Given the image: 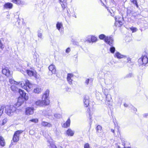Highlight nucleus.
<instances>
[{
    "label": "nucleus",
    "instance_id": "51",
    "mask_svg": "<svg viewBox=\"0 0 148 148\" xmlns=\"http://www.w3.org/2000/svg\"><path fill=\"white\" fill-rule=\"evenodd\" d=\"M118 148H121V147H119V146H118Z\"/></svg>",
    "mask_w": 148,
    "mask_h": 148
},
{
    "label": "nucleus",
    "instance_id": "18",
    "mask_svg": "<svg viewBox=\"0 0 148 148\" xmlns=\"http://www.w3.org/2000/svg\"><path fill=\"white\" fill-rule=\"evenodd\" d=\"M42 90L40 87H38L34 88L33 92L36 94H39L42 92Z\"/></svg>",
    "mask_w": 148,
    "mask_h": 148
},
{
    "label": "nucleus",
    "instance_id": "1",
    "mask_svg": "<svg viewBox=\"0 0 148 148\" xmlns=\"http://www.w3.org/2000/svg\"><path fill=\"white\" fill-rule=\"evenodd\" d=\"M49 90H47L43 94L42 100H39L35 102V104L40 107L48 106L49 104L50 101L48 99Z\"/></svg>",
    "mask_w": 148,
    "mask_h": 148
},
{
    "label": "nucleus",
    "instance_id": "13",
    "mask_svg": "<svg viewBox=\"0 0 148 148\" xmlns=\"http://www.w3.org/2000/svg\"><path fill=\"white\" fill-rule=\"evenodd\" d=\"M2 73L3 74L7 76H9L10 75V71L7 67H5L3 69Z\"/></svg>",
    "mask_w": 148,
    "mask_h": 148
},
{
    "label": "nucleus",
    "instance_id": "10",
    "mask_svg": "<svg viewBox=\"0 0 148 148\" xmlns=\"http://www.w3.org/2000/svg\"><path fill=\"white\" fill-rule=\"evenodd\" d=\"M49 72L52 74H55L56 70L55 66L53 64H51L48 67Z\"/></svg>",
    "mask_w": 148,
    "mask_h": 148
},
{
    "label": "nucleus",
    "instance_id": "33",
    "mask_svg": "<svg viewBox=\"0 0 148 148\" xmlns=\"http://www.w3.org/2000/svg\"><path fill=\"white\" fill-rule=\"evenodd\" d=\"M130 29L132 31V33L136 32L137 30V29L136 27H133L130 28Z\"/></svg>",
    "mask_w": 148,
    "mask_h": 148
},
{
    "label": "nucleus",
    "instance_id": "44",
    "mask_svg": "<svg viewBox=\"0 0 148 148\" xmlns=\"http://www.w3.org/2000/svg\"><path fill=\"white\" fill-rule=\"evenodd\" d=\"M124 105L125 107H127L128 106V105L126 103H124Z\"/></svg>",
    "mask_w": 148,
    "mask_h": 148
},
{
    "label": "nucleus",
    "instance_id": "30",
    "mask_svg": "<svg viewBox=\"0 0 148 148\" xmlns=\"http://www.w3.org/2000/svg\"><path fill=\"white\" fill-rule=\"evenodd\" d=\"M90 40L92 42H95L97 41V38L96 37L92 36H91Z\"/></svg>",
    "mask_w": 148,
    "mask_h": 148
},
{
    "label": "nucleus",
    "instance_id": "55",
    "mask_svg": "<svg viewBox=\"0 0 148 148\" xmlns=\"http://www.w3.org/2000/svg\"><path fill=\"white\" fill-rule=\"evenodd\" d=\"M109 101V102H110V100H109V101Z\"/></svg>",
    "mask_w": 148,
    "mask_h": 148
},
{
    "label": "nucleus",
    "instance_id": "2",
    "mask_svg": "<svg viewBox=\"0 0 148 148\" xmlns=\"http://www.w3.org/2000/svg\"><path fill=\"white\" fill-rule=\"evenodd\" d=\"M84 106L85 107H88L86 110L87 112L89 115V118L90 120L92 119L93 114V109L94 108V104H92V106H90L89 97L85 96L84 99Z\"/></svg>",
    "mask_w": 148,
    "mask_h": 148
},
{
    "label": "nucleus",
    "instance_id": "25",
    "mask_svg": "<svg viewBox=\"0 0 148 148\" xmlns=\"http://www.w3.org/2000/svg\"><path fill=\"white\" fill-rule=\"evenodd\" d=\"M114 57L118 58L120 59L122 58L123 57V56L121 55L119 52H117L115 53Z\"/></svg>",
    "mask_w": 148,
    "mask_h": 148
},
{
    "label": "nucleus",
    "instance_id": "34",
    "mask_svg": "<svg viewBox=\"0 0 148 148\" xmlns=\"http://www.w3.org/2000/svg\"><path fill=\"white\" fill-rule=\"evenodd\" d=\"M11 88L12 90L13 91H16L18 89L17 88H16L15 86L14 85H12L11 86Z\"/></svg>",
    "mask_w": 148,
    "mask_h": 148
},
{
    "label": "nucleus",
    "instance_id": "53",
    "mask_svg": "<svg viewBox=\"0 0 148 148\" xmlns=\"http://www.w3.org/2000/svg\"><path fill=\"white\" fill-rule=\"evenodd\" d=\"M99 137H102V136H101V135H100L99 134Z\"/></svg>",
    "mask_w": 148,
    "mask_h": 148
},
{
    "label": "nucleus",
    "instance_id": "27",
    "mask_svg": "<svg viewBox=\"0 0 148 148\" xmlns=\"http://www.w3.org/2000/svg\"><path fill=\"white\" fill-rule=\"evenodd\" d=\"M34 108H28V114H32L34 113Z\"/></svg>",
    "mask_w": 148,
    "mask_h": 148
},
{
    "label": "nucleus",
    "instance_id": "3",
    "mask_svg": "<svg viewBox=\"0 0 148 148\" xmlns=\"http://www.w3.org/2000/svg\"><path fill=\"white\" fill-rule=\"evenodd\" d=\"M4 108L5 113L10 116L13 115L16 110V108L12 105H4Z\"/></svg>",
    "mask_w": 148,
    "mask_h": 148
},
{
    "label": "nucleus",
    "instance_id": "28",
    "mask_svg": "<svg viewBox=\"0 0 148 148\" xmlns=\"http://www.w3.org/2000/svg\"><path fill=\"white\" fill-rule=\"evenodd\" d=\"M4 105H3L1 106H0V116H1L2 114L4 108Z\"/></svg>",
    "mask_w": 148,
    "mask_h": 148
},
{
    "label": "nucleus",
    "instance_id": "37",
    "mask_svg": "<svg viewBox=\"0 0 148 148\" xmlns=\"http://www.w3.org/2000/svg\"><path fill=\"white\" fill-rule=\"evenodd\" d=\"M7 119H5L3 120V125H4L7 122Z\"/></svg>",
    "mask_w": 148,
    "mask_h": 148
},
{
    "label": "nucleus",
    "instance_id": "42",
    "mask_svg": "<svg viewBox=\"0 0 148 148\" xmlns=\"http://www.w3.org/2000/svg\"><path fill=\"white\" fill-rule=\"evenodd\" d=\"M38 36L39 37L41 38L42 36V34L41 33H39L38 34Z\"/></svg>",
    "mask_w": 148,
    "mask_h": 148
},
{
    "label": "nucleus",
    "instance_id": "12",
    "mask_svg": "<svg viewBox=\"0 0 148 148\" xmlns=\"http://www.w3.org/2000/svg\"><path fill=\"white\" fill-rule=\"evenodd\" d=\"M71 120L70 118L68 119L66 122L62 125V127L64 128H67L70 126Z\"/></svg>",
    "mask_w": 148,
    "mask_h": 148
},
{
    "label": "nucleus",
    "instance_id": "32",
    "mask_svg": "<svg viewBox=\"0 0 148 148\" xmlns=\"http://www.w3.org/2000/svg\"><path fill=\"white\" fill-rule=\"evenodd\" d=\"M29 122H32L34 123H37L38 121V119H33L30 120L29 121Z\"/></svg>",
    "mask_w": 148,
    "mask_h": 148
},
{
    "label": "nucleus",
    "instance_id": "11",
    "mask_svg": "<svg viewBox=\"0 0 148 148\" xmlns=\"http://www.w3.org/2000/svg\"><path fill=\"white\" fill-rule=\"evenodd\" d=\"M63 10L67 7V0H59Z\"/></svg>",
    "mask_w": 148,
    "mask_h": 148
},
{
    "label": "nucleus",
    "instance_id": "39",
    "mask_svg": "<svg viewBox=\"0 0 148 148\" xmlns=\"http://www.w3.org/2000/svg\"><path fill=\"white\" fill-rule=\"evenodd\" d=\"M71 51L70 48L69 47L67 48L66 50V53H69Z\"/></svg>",
    "mask_w": 148,
    "mask_h": 148
},
{
    "label": "nucleus",
    "instance_id": "26",
    "mask_svg": "<svg viewBox=\"0 0 148 148\" xmlns=\"http://www.w3.org/2000/svg\"><path fill=\"white\" fill-rule=\"evenodd\" d=\"M106 36L104 34H101L99 36V38L100 39L103 40L104 41V40L106 37Z\"/></svg>",
    "mask_w": 148,
    "mask_h": 148
},
{
    "label": "nucleus",
    "instance_id": "43",
    "mask_svg": "<svg viewBox=\"0 0 148 148\" xmlns=\"http://www.w3.org/2000/svg\"><path fill=\"white\" fill-rule=\"evenodd\" d=\"M70 90L71 89L69 88H66V90L67 91H70Z\"/></svg>",
    "mask_w": 148,
    "mask_h": 148
},
{
    "label": "nucleus",
    "instance_id": "38",
    "mask_svg": "<svg viewBox=\"0 0 148 148\" xmlns=\"http://www.w3.org/2000/svg\"><path fill=\"white\" fill-rule=\"evenodd\" d=\"M121 135V131L119 130V128L118 129V131H117V135L118 136H120Z\"/></svg>",
    "mask_w": 148,
    "mask_h": 148
},
{
    "label": "nucleus",
    "instance_id": "31",
    "mask_svg": "<svg viewBox=\"0 0 148 148\" xmlns=\"http://www.w3.org/2000/svg\"><path fill=\"white\" fill-rule=\"evenodd\" d=\"M131 3L134 4L137 8L138 7V5L137 0H130Z\"/></svg>",
    "mask_w": 148,
    "mask_h": 148
},
{
    "label": "nucleus",
    "instance_id": "24",
    "mask_svg": "<svg viewBox=\"0 0 148 148\" xmlns=\"http://www.w3.org/2000/svg\"><path fill=\"white\" fill-rule=\"evenodd\" d=\"M56 27L58 30H60V28L63 27V25L62 23L58 22L56 24Z\"/></svg>",
    "mask_w": 148,
    "mask_h": 148
},
{
    "label": "nucleus",
    "instance_id": "9",
    "mask_svg": "<svg viewBox=\"0 0 148 148\" xmlns=\"http://www.w3.org/2000/svg\"><path fill=\"white\" fill-rule=\"evenodd\" d=\"M113 41V38L110 36H106L104 40V42L111 46L112 45Z\"/></svg>",
    "mask_w": 148,
    "mask_h": 148
},
{
    "label": "nucleus",
    "instance_id": "54",
    "mask_svg": "<svg viewBox=\"0 0 148 148\" xmlns=\"http://www.w3.org/2000/svg\"><path fill=\"white\" fill-rule=\"evenodd\" d=\"M26 71L27 73L28 74V70H27Z\"/></svg>",
    "mask_w": 148,
    "mask_h": 148
},
{
    "label": "nucleus",
    "instance_id": "45",
    "mask_svg": "<svg viewBox=\"0 0 148 148\" xmlns=\"http://www.w3.org/2000/svg\"><path fill=\"white\" fill-rule=\"evenodd\" d=\"M133 109V110H134V111L135 112H136L137 111V109L135 108H134Z\"/></svg>",
    "mask_w": 148,
    "mask_h": 148
},
{
    "label": "nucleus",
    "instance_id": "41",
    "mask_svg": "<svg viewBox=\"0 0 148 148\" xmlns=\"http://www.w3.org/2000/svg\"><path fill=\"white\" fill-rule=\"evenodd\" d=\"M52 148H63V147L61 146H58V147H57L56 146L54 145V147Z\"/></svg>",
    "mask_w": 148,
    "mask_h": 148
},
{
    "label": "nucleus",
    "instance_id": "4",
    "mask_svg": "<svg viewBox=\"0 0 148 148\" xmlns=\"http://www.w3.org/2000/svg\"><path fill=\"white\" fill-rule=\"evenodd\" d=\"M9 82L11 84H14L18 87H22L23 88L27 91L28 84L27 83H26L25 84L24 83H22L20 82H17L15 81L14 80L12 79H10Z\"/></svg>",
    "mask_w": 148,
    "mask_h": 148
},
{
    "label": "nucleus",
    "instance_id": "40",
    "mask_svg": "<svg viewBox=\"0 0 148 148\" xmlns=\"http://www.w3.org/2000/svg\"><path fill=\"white\" fill-rule=\"evenodd\" d=\"M89 80H90V79H87L85 82V83L86 84V85H88L89 83Z\"/></svg>",
    "mask_w": 148,
    "mask_h": 148
},
{
    "label": "nucleus",
    "instance_id": "52",
    "mask_svg": "<svg viewBox=\"0 0 148 148\" xmlns=\"http://www.w3.org/2000/svg\"><path fill=\"white\" fill-rule=\"evenodd\" d=\"M100 148H106L105 147H101Z\"/></svg>",
    "mask_w": 148,
    "mask_h": 148
},
{
    "label": "nucleus",
    "instance_id": "7",
    "mask_svg": "<svg viewBox=\"0 0 148 148\" xmlns=\"http://www.w3.org/2000/svg\"><path fill=\"white\" fill-rule=\"evenodd\" d=\"M27 99L24 98L23 97H19L18 98L16 104V106L17 107H18L21 106L24 102L25 100H27Z\"/></svg>",
    "mask_w": 148,
    "mask_h": 148
},
{
    "label": "nucleus",
    "instance_id": "35",
    "mask_svg": "<svg viewBox=\"0 0 148 148\" xmlns=\"http://www.w3.org/2000/svg\"><path fill=\"white\" fill-rule=\"evenodd\" d=\"M110 51L112 53H114L115 51V48L114 47H112L110 48Z\"/></svg>",
    "mask_w": 148,
    "mask_h": 148
},
{
    "label": "nucleus",
    "instance_id": "46",
    "mask_svg": "<svg viewBox=\"0 0 148 148\" xmlns=\"http://www.w3.org/2000/svg\"><path fill=\"white\" fill-rule=\"evenodd\" d=\"M27 109H26V110H25V114H26L27 115Z\"/></svg>",
    "mask_w": 148,
    "mask_h": 148
},
{
    "label": "nucleus",
    "instance_id": "36",
    "mask_svg": "<svg viewBox=\"0 0 148 148\" xmlns=\"http://www.w3.org/2000/svg\"><path fill=\"white\" fill-rule=\"evenodd\" d=\"M84 148H90L89 144L88 143H85L84 144Z\"/></svg>",
    "mask_w": 148,
    "mask_h": 148
},
{
    "label": "nucleus",
    "instance_id": "16",
    "mask_svg": "<svg viewBox=\"0 0 148 148\" xmlns=\"http://www.w3.org/2000/svg\"><path fill=\"white\" fill-rule=\"evenodd\" d=\"M74 134V132L70 129H68L66 132V134L69 136H73Z\"/></svg>",
    "mask_w": 148,
    "mask_h": 148
},
{
    "label": "nucleus",
    "instance_id": "20",
    "mask_svg": "<svg viewBox=\"0 0 148 148\" xmlns=\"http://www.w3.org/2000/svg\"><path fill=\"white\" fill-rule=\"evenodd\" d=\"M41 125L42 126L44 127H50L52 126V125L50 123L45 121L42 122Z\"/></svg>",
    "mask_w": 148,
    "mask_h": 148
},
{
    "label": "nucleus",
    "instance_id": "22",
    "mask_svg": "<svg viewBox=\"0 0 148 148\" xmlns=\"http://www.w3.org/2000/svg\"><path fill=\"white\" fill-rule=\"evenodd\" d=\"M19 92L21 96V97H23L24 98L27 99V97H26V94L21 89L19 90Z\"/></svg>",
    "mask_w": 148,
    "mask_h": 148
},
{
    "label": "nucleus",
    "instance_id": "14",
    "mask_svg": "<svg viewBox=\"0 0 148 148\" xmlns=\"http://www.w3.org/2000/svg\"><path fill=\"white\" fill-rule=\"evenodd\" d=\"M6 144L4 138L1 136H0V146L1 147H4Z\"/></svg>",
    "mask_w": 148,
    "mask_h": 148
},
{
    "label": "nucleus",
    "instance_id": "48",
    "mask_svg": "<svg viewBox=\"0 0 148 148\" xmlns=\"http://www.w3.org/2000/svg\"><path fill=\"white\" fill-rule=\"evenodd\" d=\"M111 131L114 133V130L113 129H111Z\"/></svg>",
    "mask_w": 148,
    "mask_h": 148
},
{
    "label": "nucleus",
    "instance_id": "21",
    "mask_svg": "<svg viewBox=\"0 0 148 148\" xmlns=\"http://www.w3.org/2000/svg\"><path fill=\"white\" fill-rule=\"evenodd\" d=\"M13 4L10 3H5L4 5V8H5L11 9L12 8Z\"/></svg>",
    "mask_w": 148,
    "mask_h": 148
},
{
    "label": "nucleus",
    "instance_id": "6",
    "mask_svg": "<svg viewBox=\"0 0 148 148\" xmlns=\"http://www.w3.org/2000/svg\"><path fill=\"white\" fill-rule=\"evenodd\" d=\"M141 61L142 63H140V65H145L148 62V58L146 56H142L141 58L138 60V62Z\"/></svg>",
    "mask_w": 148,
    "mask_h": 148
},
{
    "label": "nucleus",
    "instance_id": "50",
    "mask_svg": "<svg viewBox=\"0 0 148 148\" xmlns=\"http://www.w3.org/2000/svg\"><path fill=\"white\" fill-rule=\"evenodd\" d=\"M123 148H131L130 147H127V148H126L124 146V147H123Z\"/></svg>",
    "mask_w": 148,
    "mask_h": 148
},
{
    "label": "nucleus",
    "instance_id": "15",
    "mask_svg": "<svg viewBox=\"0 0 148 148\" xmlns=\"http://www.w3.org/2000/svg\"><path fill=\"white\" fill-rule=\"evenodd\" d=\"M73 76V75L71 73H68L67 74V79L69 83L71 84L72 83V80L71 78Z\"/></svg>",
    "mask_w": 148,
    "mask_h": 148
},
{
    "label": "nucleus",
    "instance_id": "47",
    "mask_svg": "<svg viewBox=\"0 0 148 148\" xmlns=\"http://www.w3.org/2000/svg\"><path fill=\"white\" fill-rule=\"evenodd\" d=\"M132 74H129L128 75V77H131L132 76Z\"/></svg>",
    "mask_w": 148,
    "mask_h": 148
},
{
    "label": "nucleus",
    "instance_id": "49",
    "mask_svg": "<svg viewBox=\"0 0 148 148\" xmlns=\"http://www.w3.org/2000/svg\"><path fill=\"white\" fill-rule=\"evenodd\" d=\"M3 78V77H2V76L0 77V80H1V78Z\"/></svg>",
    "mask_w": 148,
    "mask_h": 148
},
{
    "label": "nucleus",
    "instance_id": "29",
    "mask_svg": "<svg viewBox=\"0 0 148 148\" xmlns=\"http://www.w3.org/2000/svg\"><path fill=\"white\" fill-rule=\"evenodd\" d=\"M34 87V85L30 83L28 81V88L30 90H32Z\"/></svg>",
    "mask_w": 148,
    "mask_h": 148
},
{
    "label": "nucleus",
    "instance_id": "23",
    "mask_svg": "<svg viewBox=\"0 0 148 148\" xmlns=\"http://www.w3.org/2000/svg\"><path fill=\"white\" fill-rule=\"evenodd\" d=\"M96 132L98 133H101L102 132V127L100 125H98L96 128Z\"/></svg>",
    "mask_w": 148,
    "mask_h": 148
},
{
    "label": "nucleus",
    "instance_id": "17",
    "mask_svg": "<svg viewBox=\"0 0 148 148\" xmlns=\"http://www.w3.org/2000/svg\"><path fill=\"white\" fill-rule=\"evenodd\" d=\"M115 20L117 23L119 24L118 26L119 27L123 25V22H122V18L120 17L119 18V19L117 20V18H115Z\"/></svg>",
    "mask_w": 148,
    "mask_h": 148
},
{
    "label": "nucleus",
    "instance_id": "8",
    "mask_svg": "<svg viewBox=\"0 0 148 148\" xmlns=\"http://www.w3.org/2000/svg\"><path fill=\"white\" fill-rule=\"evenodd\" d=\"M28 75L30 76H33L37 78V72L33 68H31L30 70H28Z\"/></svg>",
    "mask_w": 148,
    "mask_h": 148
},
{
    "label": "nucleus",
    "instance_id": "19",
    "mask_svg": "<svg viewBox=\"0 0 148 148\" xmlns=\"http://www.w3.org/2000/svg\"><path fill=\"white\" fill-rule=\"evenodd\" d=\"M11 1L14 3L18 5H23L24 3V1L22 0H11Z\"/></svg>",
    "mask_w": 148,
    "mask_h": 148
},
{
    "label": "nucleus",
    "instance_id": "5",
    "mask_svg": "<svg viewBox=\"0 0 148 148\" xmlns=\"http://www.w3.org/2000/svg\"><path fill=\"white\" fill-rule=\"evenodd\" d=\"M22 132L21 130L18 131L15 133L13 138V140L14 142H17L19 140V135Z\"/></svg>",
    "mask_w": 148,
    "mask_h": 148
}]
</instances>
